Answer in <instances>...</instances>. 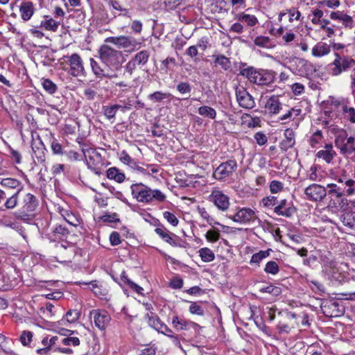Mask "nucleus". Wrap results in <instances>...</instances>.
<instances>
[{
  "mask_svg": "<svg viewBox=\"0 0 355 355\" xmlns=\"http://www.w3.org/2000/svg\"><path fill=\"white\" fill-rule=\"evenodd\" d=\"M42 85L44 90L50 94H54L57 90L56 85L50 79H43Z\"/></svg>",
  "mask_w": 355,
  "mask_h": 355,
  "instance_id": "obj_51",
  "label": "nucleus"
},
{
  "mask_svg": "<svg viewBox=\"0 0 355 355\" xmlns=\"http://www.w3.org/2000/svg\"><path fill=\"white\" fill-rule=\"evenodd\" d=\"M335 56L336 58L332 63L334 67L331 69V73L334 76H338L355 65V61L352 58L341 55L338 53H335Z\"/></svg>",
  "mask_w": 355,
  "mask_h": 355,
  "instance_id": "obj_13",
  "label": "nucleus"
},
{
  "mask_svg": "<svg viewBox=\"0 0 355 355\" xmlns=\"http://www.w3.org/2000/svg\"><path fill=\"white\" fill-rule=\"evenodd\" d=\"M265 107L268 111V112L272 114H277L279 113L280 111L284 108L283 105L279 101V98L275 96H272L269 99H268Z\"/></svg>",
  "mask_w": 355,
  "mask_h": 355,
  "instance_id": "obj_28",
  "label": "nucleus"
},
{
  "mask_svg": "<svg viewBox=\"0 0 355 355\" xmlns=\"http://www.w3.org/2000/svg\"><path fill=\"white\" fill-rule=\"evenodd\" d=\"M120 160L125 164L129 165L130 167H135V160L132 159L126 151L123 150L120 154Z\"/></svg>",
  "mask_w": 355,
  "mask_h": 355,
  "instance_id": "obj_57",
  "label": "nucleus"
},
{
  "mask_svg": "<svg viewBox=\"0 0 355 355\" xmlns=\"http://www.w3.org/2000/svg\"><path fill=\"white\" fill-rule=\"evenodd\" d=\"M323 140L322 132L320 130L314 132L309 139V144L312 148H316Z\"/></svg>",
  "mask_w": 355,
  "mask_h": 355,
  "instance_id": "obj_48",
  "label": "nucleus"
},
{
  "mask_svg": "<svg viewBox=\"0 0 355 355\" xmlns=\"http://www.w3.org/2000/svg\"><path fill=\"white\" fill-rule=\"evenodd\" d=\"M198 113L205 117L209 119H215L216 117V111L211 107L207 105H202L198 107Z\"/></svg>",
  "mask_w": 355,
  "mask_h": 355,
  "instance_id": "obj_41",
  "label": "nucleus"
},
{
  "mask_svg": "<svg viewBox=\"0 0 355 355\" xmlns=\"http://www.w3.org/2000/svg\"><path fill=\"white\" fill-rule=\"evenodd\" d=\"M61 343L62 345L65 346L64 347L70 348L71 346H78L80 341L78 337L69 336L68 337H62Z\"/></svg>",
  "mask_w": 355,
  "mask_h": 355,
  "instance_id": "obj_49",
  "label": "nucleus"
},
{
  "mask_svg": "<svg viewBox=\"0 0 355 355\" xmlns=\"http://www.w3.org/2000/svg\"><path fill=\"white\" fill-rule=\"evenodd\" d=\"M80 313L77 310H69L65 315L58 321V325L68 327L69 324L76 322L80 318Z\"/></svg>",
  "mask_w": 355,
  "mask_h": 355,
  "instance_id": "obj_30",
  "label": "nucleus"
},
{
  "mask_svg": "<svg viewBox=\"0 0 355 355\" xmlns=\"http://www.w3.org/2000/svg\"><path fill=\"white\" fill-rule=\"evenodd\" d=\"M170 96L169 94L167 93H163L162 92H155L153 94H150L148 96V99L156 103V102H161L164 101V99L168 98Z\"/></svg>",
  "mask_w": 355,
  "mask_h": 355,
  "instance_id": "obj_53",
  "label": "nucleus"
},
{
  "mask_svg": "<svg viewBox=\"0 0 355 355\" xmlns=\"http://www.w3.org/2000/svg\"><path fill=\"white\" fill-rule=\"evenodd\" d=\"M343 224L349 230H355V211L347 210L340 216Z\"/></svg>",
  "mask_w": 355,
  "mask_h": 355,
  "instance_id": "obj_31",
  "label": "nucleus"
},
{
  "mask_svg": "<svg viewBox=\"0 0 355 355\" xmlns=\"http://www.w3.org/2000/svg\"><path fill=\"white\" fill-rule=\"evenodd\" d=\"M155 232L163 241L169 243L172 246H180L175 239V238H177V236L171 233L164 227H157L155 230Z\"/></svg>",
  "mask_w": 355,
  "mask_h": 355,
  "instance_id": "obj_27",
  "label": "nucleus"
},
{
  "mask_svg": "<svg viewBox=\"0 0 355 355\" xmlns=\"http://www.w3.org/2000/svg\"><path fill=\"white\" fill-rule=\"evenodd\" d=\"M238 167L237 162L234 159H229L221 163L214 171L213 177L220 181L225 180L232 176Z\"/></svg>",
  "mask_w": 355,
  "mask_h": 355,
  "instance_id": "obj_10",
  "label": "nucleus"
},
{
  "mask_svg": "<svg viewBox=\"0 0 355 355\" xmlns=\"http://www.w3.org/2000/svg\"><path fill=\"white\" fill-rule=\"evenodd\" d=\"M149 57L148 51L143 50L135 54L132 59L138 66H144L148 62Z\"/></svg>",
  "mask_w": 355,
  "mask_h": 355,
  "instance_id": "obj_45",
  "label": "nucleus"
},
{
  "mask_svg": "<svg viewBox=\"0 0 355 355\" xmlns=\"http://www.w3.org/2000/svg\"><path fill=\"white\" fill-rule=\"evenodd\" d=\"M1 184L2 187L8 189H21V182L15 178H3L1 181Z\"/></svg>",
  "mask_w": 355,
  "mask_h": 355,
  "instance_id": "obj_44",
  "label": "nucleus"
},
{
  "mask_svg": "<svg viewBox=\"0 0 355 355\" xmlns=\"http://www.w3.org/2000/svg\"><path fill=\"white\" fill-rule=\"evenodd\" d=\"M198 253L203 262H211L215 259V254L209 248H202L198 250Z\"/></svg>",
  "mask_w": 355,
  "mask_h": 355,
  "instance_id": "obj_42",
  "label": "nucleus"
},
{
  "mask_svg": "<svg viewBox=\"0 0 355 355\" xmlns=\"http://www.w3.org/2000/svg\"><path fill=\"white\" fill-rule=\"evenodd\" d=\"M189 311L193 315L202 316L205 314L204 308L198 302H191Z\"/></svg>",
  "mask_w": 355,
  "mask_h": 355,
  "instance_id": "obj_52",
  "label": "nucleus"
},
{
  "mask_svg": "<svg viewBox=\"0 0 355 355\" xmlns=\"http://www.w3.org/2000/svg\"><path fill=\"white\" fill-rule=\"evenodd\" d=\"M269 188L272 193H278L283 191L284 184L278 180H272L270 183Z\"/></svg>",
  "mask_w": 355,
  "mask_h": 355,
  "instance_id": "obj_55",
  "label": "nucleus"
},
{
  "mask_svg": "<svg viewBox=\"0 0 355 355\" xmlns=\"http://www.w3.org/2000/svg\"><path fill=\"white\" fill-rule=\"evenodd\" d=\"M288 69L295 75L308 77L315 72L312 63L303 58L292 57L286 62Z\"/></svg>",
  "mask_w": 355,
  "mask_h": 355,
  "instance_id": "obj_6",
  "label": "nucleus"
},
{
  "mask_svg": "<svg viewBox=\"0 0 355 355\" xmlns=\"http://www.w3.org/2000/svg\"><path fill=\"white\" fill-rule=\"evenodd\" d=\"M60 24V21H57L50 16L45 15L40 21L39 28L49 31L55 32Z\"/></svg>",
  "mask_w": 355,
  "mask_h": 355,
  "instance_id": "obj_29",
  "label": "nucleus"
},
{
  "mask_svg": "<svg viewBox=\"0 0 355 355\" xmlns=\"http://www.w3.org/2000/svg\"><path fill=\"white\" fill-rule=\"evenodd\" d=\"M163 216L171 225L174 227L178 226L179 220L174 214L166 211L163 213Z\"/></svg>",
  "mask_w": 355,
  "mask_h": 355,
  "instance_id": "obj_60",
  "label": "nucleus"
},
{
  "mask_svg": "<svg viewBox=\"0 0 355 355\" xmlns=\"http://www.w3.org/2000/svg\"><path fill=\"white\" fill-rule=\"evenodd\" d=\"M145 318L147 319L148 325L158 332L166 334L171 331V329L164 324L154 312L147 313Z\"/></svg>",
  "mask_w": 355,
  "mask_h": 355,
  "instance_id": "obj_21",
  "label": "nucleus"
},
{
  "mask_svg": "<svg viewBox=\"0 0 355 355\" xmlns=\"http://www.w3.org/2000/svg\"><path fill=\"white\" fill-rule=\"evenodd\" d=\"M302 112V110L300 108L292 107L285 112L283 115L279 117V120L283 121V123H286L290 121H293L297 118Z\"/></svg>",
  "mask_w": 355,
  "mask_h": 355,
  "instance_id": "obj_34",
  "label": "nucleus"
},
{
  "mask_svg": "<svg viewBox=\"0 0 355 355\" xmlns=\"http://www.w3.org/2000/svg\"><path fill=\"white\" fill-rule=\"evenodd\" d=\"M271 250H260L259 252L254 254L250 259L251 263L259 264L263 259L269 257Z\"/></svg>",
  "mask_w": 355,
  "mask_h": 355,
  "instance_id": "obj_47",
  "label": "nucleus"
},
{
  "mask_svg": "<svg viewBox=\"0 0 355 355\" xmlns=\"http://www.w3.org/2000/svg\"><path fill=\"white\" fill-rule=\"evenodd\" d=\"M98 53L103 65L107 66L114 71L120 68V59L122 56L121 51L115 50L108 45L103 44L100 47Z\"/></svg>",
  "mask_w": 355,
  "mask_h": 355,
  "instance_id": "obj_5",
  "label": "nucleus"
},
{
  "mask_svg": "<svg viewBox=\"0 0 355 355\" xmlns=\"http://www.w3.org/2000/svg\"><path fill=\"white\" fill-rule=\"evenodd\" d=\"M130 191L132 198L140 203L164 202L166 200V195L161 190L152 189L142 182L131 184Z\"/></svg>",
  "mask_w": 355,
  "mask_h": 355,
  "instance_id": "obj_1",
  "label": "nucleus"
},
{
  "mask_svg": "<svg viewBox=\"0 0 355 355\" xmlns=\"http://www.w3.org/2000/svg\"><path fill=\"white\" fill-rule=\"evenodd\" d=\"M171 322L173 327L178 331L187 330L190 328H193L194 329L200 328V325L198 324L187 320L184 318H180L177 315L173 317Z\"/></svg>",
  "mask_w": 355,
  "mask_h": 355,
  "instance_id": "obj_23",
  "label": "nucleus"
},
{
  "mask_svg": "<svg viewBox=\"0 0 355 355\" xmlns=\"http://www.w3.org/2000/svg\"><path fill=\"white\" fill-rule=\"evenodd\" d=\"M198 213L200 214V216L203 218L205 219V220H207V222L210 225H212L214 223H217L218 224V223H216L214 221V219L210 216L209 214L208 213V211H207V209L205 208V207H198Z\"/></svg>",
  "mask_w": 355,
  "mask_h": 355,
  "instance_id": "obj_54",
  "label": "nucleus"
},
{
  "mask_svg": "<svg viewBox=\"0 0 355 355\" xmlns=\"http://www.w3.org/2000/svg\"><path fill=\"white\" fill-rule=\"evenodd\" d=\"M264 271L267 274L275 275L279 271V266L276 261H270L266 263L265 268H264Z\"/></svg>",
  "mask_w": 355,
  "mask_h": 355,
  "instance_id": "obj_50",
  "label": "nucleus"
},
{
  "mask_svg": "<svg viewBox=\"0 0 355 355\" xmlns=\"http://www.w3.org/2000/svg\"><path fill=\"white\" fill-rule=\"evenodd\" d=\"M62 337L57 336L49 337L45 336L42 340V343L44 346H47L50 351L60 352L66 354H71L73 351L69 347H62L61 346Z\"/></svg>",
  "mask_w": 355,
  "mask_h": 355,
  "instance_id": "obj_16",
  "label": "nucleus"
},
{
  "mask_svg": "<svg viewBox=\"0 0 355 355\" xmlns=\"http://www.w3.org/2000/svg\"><path fill=\"white\" fill-rule=\"evenodd\" d=\"M177 90L182 94H189L191 91V85L187 82H180L177 85Z\"/></svg>",
  "mask_w": 355,
  "mask_h": 355,
  "instance_id": "obj_62",
  "label": "nucleus"
},
{
  "mask_svg": "<svg viewBox=\"0 0 355 355\" xmlns=\"http://www.w3.org/2000/svg\"><path fill=\"white\" fill-rule=\"evenodd\" d=\"M327 194V188L316 183L310 184L304 189L306 199L312 202H322Z\"/></svg>",
  "mask_w": 355,
  "mask_h": 355,
  "instance_id": "obj_11",
  "label": "nucleus"
},
{
  "mask_svg": "<svg viewBox=\"0 0 355 355\" xmlns=\"http://www.w3.org/2000/svg\"><path fill=\"white\" fill-rule=\"evenodd\" d=\"M33 333L30 331H24L21 332L19 340L24 346L28 345L32 341Z\"/></svg>",
  "mask_w": 355,
  "mask_h": 355,
  "instance_id": "obj_56",
  "label": "nucleus"
},
{
  "mask_svg": "<svg viewBox=\"0 0 355 355\" xmlns=\"http://www.w3.org/2000/svg\"><path fill=\"white\" fill-rule=\"evenodd\" d=\"M336 156V152L334 150L331 144H326L324 148L316 153V157L322 159L327 164L331 163Z\"/></svg>",
  "mask_w": 355,
  "mask_h": 355,
  "instance_id": "obj_24",
  "label": "nucleus"
},
{
  "mask_svg": "<svg viewBox=\"0 0 355 355\" xmlns=\"http://www.w3.org/2000/svg\"><path fill=\"white\" fill-rule=\"evenodd\" d=\"M327 190L329 198L328 207L331 209H338L347 204L346 196H348L345 192H343L337 184L330 183L327 185Z\"/></svg>",
  "mask_w": 355,
  "mask_h": 355,
  "instance_id": "obj_7",
  "label": "nucleus"
},
{
  "mask_svg": "<svg viewBox=\"0 0 355 355\" xmlns=\"http://www.w3.org/2000/svg\"><path fill=\"white\" fill-rule=\"evenodd\" d=\"M229 218L239 224H250L257 219L254 210L248 207L237 208L236 212Z\"/></svg>",
  "mask_w": 355,
  "mask_h": 355,
  "instance_id": "obj_12",
  "label": "nucleus"
},
{
  "mask_svg": "<svg viewBox=\"0 0 355 355\" xmlns=\"http://www.w3.org/2000/svg\"><path fill=\"white\" fill-rule=\"evenodd\" d=\"M336 181L340 189L345 192L348 196L355 195V180H353L349 173L345 169L338 171L334 175V178Z\"/></svg>",
  "mask_w": 355,
  "mask_h": 355,
  "instance_id": "obj_8",
  "label": "nucleus"
},
{
  "mask_svg": "<svg viewBox=\"0 0 355 355\" xmlns=\"http://www.w3.org/2000/svg\"><path fill=\"white\" fill-rule=\"evenodd\" d=\"M38 203V200L33 194L26 193L23 198L21 209L12 213L14 218L29 223L35 218Z\"/></svg>",
  "mask_w": 355,
  "mask_h": 355,
  "instance_id": "obj_4",
  "label": "nucleus"
},
{
  "mask_svg": "<svg viewBox=\"0 0 355 355\" xmlns=\"http://www.w3.org/2000/svg\"><path fill=\"white\" fill-rule=\"evenodd\" d=\"M33 157L37 159V163L43 164L45 161V148L42 144L40 146H33Z\"/></svg>",
  "mask_w": 355,
  "mask_h": 355,
  "instance_id": "obj_43",
  "label": "nucleus"
},
{
  "mask_svg": "<svg viewBox=\"0 0 355 355\" xmlns=\"http://www.w3.org/2000/svg\"><path fill=\"white\" fill-rule=\"evenodd\" d=\"M274 211L279 216L291 217L295 213L296 209L291 202L284 199L275 207Z\"/></svg>",
  "mask_w": 355,
  "mask_h": 355,
  "instance_id": "obj_22",
  "label": "nucleus"
},
{
  "mask_svg": "<svg viewBox=\"0 0 355 355\" xmlns=\"http://www.w3.org/2000/svg\"><path fill=\"white\" fill-rule=\"evenodd\" d=\"M239 74L258 85H269L274 82L275 72L271 70L257 69L242 63L239 67Z\"/></svg>",
  "mask_w": 355,
  "mask_h": 355,
  "instance_id": "obj_2",
  "label": "nucleus"
},
{
  "mask_svg": "<svg viewBox=\"0 0 355 355\" xmlns=\"http://www.w3.org/2000/svg\"><path fill=\"white\" fill-rule=\"evenodd\" d=\"M254 44L259 47L264 49H271L274 47V44L269 37L257 36L254 40Z\"/></svg>",
  "mask_w": 355,
  "mask_h": 355,
  "instance_id": "obj_38",
  "label": "nucleus"
},
{
  "mask_svg": "<svg viewBox=\"0 0 355 355\" xmlns=\"http://www.w3.org/2000/svg\"><path fill=\"white\" fill-rule=\"evenodd\" d=\"M343 111L345 114V117L353 123H355V109L352 107H348L345 105L343 107Z\"/></svg>",
  "mask_w": 355,
  "mask_h": 355,
  "instance_id": "obj_59",
  "label": "nucleus"
},
{
  "mask_svg": "<svg viewBox=\"0 0 355 355\" xmlns=\"http://www.w3.org/2000/svg\"><path fill=\"white\" fill-rule=\"evenodd\" d=\"M67 63L69 65V73L73 77L84 76L85 69L80 56L77 53L66 56Z\"/></svg>",
  "mask_w": 355,
  "mask_h": 355,
  "instance_id": "obj_19",
  "label": "nucleus"
},
{
  "mask_svg": "<svg viewBox=\"0 0 355 355\" xmlns=\"http://www.w3.org/2000/svg\"><path fill=\"white\" fill-rule=\"evenodd\" d=\"M69 234L68 230L62 225H57L53 232L49 234V238L51 241H55L57 239H61Z\"/></svg>",
  "mask_w": 355,
  "mask_h": 355,
  "instance_id": "obj_36",
  "label": "nucleus"
},
{
  "mask_svg": "<svg viewBox=\"0 0 355 355\" xmlns=\"http://www.w3.org/2000/svg\"><path fill=\"white\" fill-rule=\"evenodd\" d=\"M239 21L245 23L248 26H254L258 24V19L255 15L247 14L245 12L239 13L237 15Z\"/></svg>",
  "mask_w": 355,
  "mask_h": 355,
  "instance_id": "obj_39",
  "label": "nucleus"
},
{
  "mask_svg": "<svg viewBox=\"0 0 355 355\" xmlns=\"http://www.w3.org/2000/svg\"><path fill=\"white\" fill-rule=\"evenodd\" d=\"M260 291L261 293H270L275 296H278L279 295H280L282 292L281 288L279 287L274 286L272 285L261 288L260 289Z\"/></svg>",
  "mask_w": 355,
  "mask_h": 355,
  "instance_id": "obj_63",
  "label": "nucleus"
},
{
  "mask_svg": "<svg viewBox=\"0 0 355 355\" xmlns=\"http://www.w3.org/2000/svg\"><path fill=\"white\" fill-rule=\"evenodd\" d=\"M330 46L324 42L317 43L312 49L311 54L314 57H322L329 53Z\"/></svg>",
  "mask_w": 355,
  "mask_h": 355,
  "instance_id": "obj_32",
  "label": "nucleus"
},
{
  "mask_svg": "<svg viewBox=\"0 0 355 355\" xmlns=\"http://www.w3.org/2000/svg\"><path fill=\"white\" fill-rule=\"evenodd\" d=\"M236 101L239 105L245 109H252L255 106V101L253 97L243 87L240 86L236 88Z\"/></svg>",
  "mask_w": 355,
  "mask_h": 355,
  "instance_id": "obj_20",
  "label": "nucleus"
},
{
  "mask_svg": "<svg viewBox=\"0 0 355 355\" xmlns=\"http://www.w3.org/2000/svg\"><path fill=\"white\" fill-rule=\"evenodd\" d=\"M331 132L335 134V146L340 155L347 157L355 154V137H348L342 128H333Z\"/></svg>",
  "mask_w": 355,
  "mask_h": 355,
  "instance_id": "obj_3",
  "label": "nucleus"
},
{
  "mask_svg": "<svg viewBox=\"0 0 355 355\" xmlns=\"http://www.w3.org/2000/svg\"><path fill=\"white\" fill-rule=\"evenodd\" d=\"M284 139L279 143V148L282 150L286 151L294 146L295 144V134L292 129L287 128L284 131Z\"/></svg>",
  "mask_w": 355,
  "mask_h": 355,
  "instance_id": "obj_26",
  "label": "nucleus"
},
{
  "mask_svg": "<svg viewBox=\"0 0 355 355\" xmlns=\"http://www.w3.org/2000/svg\"><path fill=\"white\" fill-rule=\"evenodd\" d=\"M21 191V189H18L10 197L6 196V200L4 202L3 206L7 209H12L15 208L18 204L19 194Z\"/></svg>",
  "mask_w": 355,
  "mask_h": 355,
  "instance_id": "obj_40",
  "label": "nucleus"
},
{
  "mask_svg": "<svg viewBox=\"0 0 355 355\" xmlns=\"http://www.w3.org/2000/svg\"><path fill=\"white\" fill-rule=\"evenodd\" d=\"M17 6L20 18L24 22L30 21L37 10L36 3L31 0H20Z\"/></svg>",
  "mask_w": 355,
  "mask_h": 355,
  "instance_id": "obj_14",
  "label": "nucleus"
},
{
  "mask_svg": "<svg viewBox=\"0 0 355 355\" xmlns=\"http://www.w3.org/2000/svg\"><path fill=\"white\" fill-rule=\"evenodd\" d=\"M107 178L110 180H113L118 183H122L125 179V175L116 167H111L107 171Z\"/></svg>",
  "mask_w": 355,
  "mask_h": 355,
  "instance_id": "obj_35",
  "label": "nucleus"
},
{
  "mask_svg": "<svg viewBox=\"0 0 355 355\" xmlns=\"http://www.w3.org/2000/svg\"><path fill=\"white\" fill-rule=\"evenodd\" d=\"M90 317L93 318L95 326L100 330H105L109 325L111 317L105 310L94 309L89 313Z\"/></svg>",
  "mask_w": 355,
  "mask_h": 355,
  "instance_id": "obj_18",
  "label": "nucleus"
},
{
  "mask_svg": "<svg viewBox=\"0 0 355 355\" xmlns=\"http://www.w3.org/2000/svg\"><path fill=\"white\" fill-rule=\"evenodd\" d=\"M121 280L123 283L128 284L134 291L141 294L144 290L143 288L131 281L124 271L121 274Z\"/></svg>",
  "mask_w": 355,
  "mask_h": 355,
  "instance_id": "obj_46",
  "label": "nucleus"
},
{
  "mask_svg": "<svg viewBox=\"0 0 355 355\" xmlns=\"http://www.w3.org/2000/svg\"><path fill=\"white\" fill-rule=\"evenodd\" d=\"M105 41L116 45L118 48L125 49L128 52L133 51L138 44L135 38L129 36L110 37Z\"/></svg>",
  "mask_w": 355,
  "mask_h": 355,
  "instance_id": "obj_15",
  "label": "nucleus"
},
{
  "mask_svg": "<svg viewBox=\"0 0 355 355\" xmlns=\"http://www.w3.org/2000/svg\"><path fill=\"white\" fill-rule=\"evenodd\" d=\"M121 108L123 110L126 108V107H122L120 105L115 104L103 106L102 109L104 116L106 119L110 120L115 117L117 111Z\"/></svg>",
  "mask_w": 355,
  "mask_h": 355,
  "instance_id": "obj_37",
  "label": "nucleus"
},
{
  "mask_svg": "<svg viewBox=\"0 0 355 355\" xmlns=\"http://www.w3.org/2000/svg\"><path fill=\"white\" fill-rule=\"evenodd\" d=\"M40 312L45 315L46 317H51L54 315V305L52 303L47 302L45 306L40 308Z\"/></svg>",
  "mask_w": 355,
  "mask_h": 355,
  "instance_id": "obj_61",
  "label": "nucleus"
},
{
  "mask_svg": "<svg viewBox=\"0 0 355 355\" xmlns=\"http://www.w3.org/2000/svg\"><path fill=\"white\" fill-rule=\"evenodd\" d=\"M220 236V234L218 230H208L205 234L206 239L211 243H215L218 241Z\"/></svg>",
  "mask_w": 355,
  "mask_h": 355,
  "instance_id": "obj_58",
  "label": "nucleus"
},
{
  "mask_svg": "<svg viewBox=\"0 0 355 355\" xmlns=\"http://www.w3.org/2000/svg\"><path fill=\"white\" fill-rule=\"evenodd\" d=\"M83 154L85 157L86 163L89 168L95 170V162L101 161V155L94 148H87L83 150Z\"/></svg>",
  "mask_w": 355,
  "mask_h": 355,
  "instance_id": "obj_25",
  "label": "nucleus"
},
{
  "mask_svg": "<svg viewBox=\"0 0 355 355\" xmlns=\"http://www.w3.org/2000/svg\"><path fill=\"white\" fill-rule=\"evenodd\" d=\"M89 62L92 71L96 78L101 79L103 78L111 79L116 77V73L113 69H111L106 65L103 67L101 66L94 58H91Z\"/></svg>",
  "mask_w": 355,
  "mask_h": 355,
  "instance_id": "obj_17",
  "label": "nucleus"
},
{
  "mask_svg": "<svg viewBox=\"0 0 355 355\" xmlns=\"http://www.w3.org/2000/svg\"><path fill=\"white\" fill-rule=\"evenodd\" d=\"M288 14L289 15V21L293 22L294 20H300L301 13L295 8H291L288 10Z\"/></svg>",
  "mask_w": 355,
  "mask_h": 355,
  "instance_id": "obj_64",
  "label": "nucleus"
},
{
  "mask_svg": "<svg viewBox=\"0 0 355 355\" xmlns=\"http://www.w3.org/2000/svg\"><path fill=\"white\" fill-rule=\"evenodd\" d=\"M212 58L214 59L215 66H219L225 71H227L231 69L232 64L230 60L226 56L221 54H217L213 55Z\"/></svg>",
  "mask_w": 355,
  "mask_h": 355,
  "instance_id": "obj_33",
  "label": "nucleus"
},
{
  "mask_svg": "<svg viewBox=\"0 0 355 355\" xmlns=\"http://www.w3.org/2000/svg\"><path fill=\"white\" fill-rule=\"evenodd\" d=\"M207 200L220 211H226L230 205V197L217 187L212 189Z\"/></svg>",
  "mask_w": 355,
  "mask_h": 355,
  "instance_id": "obj_9",
  "label": "nucleus"
}]
</instances>
